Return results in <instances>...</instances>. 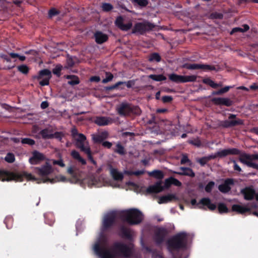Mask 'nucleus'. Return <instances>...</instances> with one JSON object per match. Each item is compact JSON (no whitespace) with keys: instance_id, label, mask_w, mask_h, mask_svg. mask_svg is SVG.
Listing matches in <instances>:
<instances>
[{"instance_id":"obj_44","label":"nucleus","mask_w":258,"mask_h":258,"mask_svg":"<svg viewBox=\"0 0 258 258\" xmlns=\"http://www.w3.org/2000/svg\"><path fill=\"white\" fill-rule=\"evenodd\" d=\"M161 60V57L159 53L157 52H153L151 53L148 58V60L150 62H160Z\"/></svg>"},{"instance_id":"obj_41","label":"nucleus","mask_w":258,"mask_h":258,"mask_svg":"<svg viewBox=\"0 0 258 258\" xmlns=\"http://www.w3.org/2000/svg\"><path fill=\"white\" fill-rule=\"evenodd\" d=\"M203 82L204 84L209 85L210 87L214 89L217 88L218 87H221L222 86V85L220 84H217L215 83L213 80H212L210 78H206L203 79Z\"/></svg>"},{"instance_id":"obj_8","label":"nucleus","mask_w":258,"mask_h":258,"mask_svg":"<svg viewBox=\"0 0 258 258\" xmlns=\"http://www.w3.org/2000/svg\"><path fill=\"white\" fill-rule=\"evenodd\" d=\"M228 119L231 120H226L221 122L220 125L224 128H229L237 125H243L244 122L242 119L236 118V115L230 114Z\"/></svg>"},{"instance_id":"obj_20","label":"nucleus","mask_w":258,"mask_h":258,"mask_svg":"<svg viewBox=\"0 0 258 258\" xmlns=\"http://www.w3.org/2000/svg\"><path fill=\"white\" fill-rule=\"evenodd\" d=\"M86 140V136L83 134H79L78 138L76 139V146L80 149L81 151H84L86 149L90 147L85 145V142Z\"/></svg>"},{"instance_id":"obj_13","label":"nucleus","mask_w":258,"mask_h":258,"mask_svg":"<svg viewBox=\"0 0 258 258\" xmlns=\"http://www.w3.org/2000/svg\"><path fill=\"white\" fill-rule=\"evenodd\" d=\"M45 159L46 157L43 154L35 150L32 152V156L29 158V162L32 165H37Z\"/></svg>"},{"instance_id":"obj_49","label":"nucleus","mask_w":258,"mask_h":258,"mask_svg":"<svg viewBox=\"0 0 258 258\" xmlns=\"http://www.w3.org/2000/svg\"><path fill=\"white\" fill-rule=\"evenodd\" d=\"M124 83H122V81H119L115 83L114 85L110 86H107L104 88L105 90L106 91L113 90L114 89H116L118 88L119 86H120L121 85H123Z\"/></svg>"},{"instance_id":"obj_12","label":"nucleus","mask_w":258,"mask_h":258,"mask_svg":"<svg viewBox=\"0 0 258 258\" xmlns=\"http://www.w3.org/2000/svg\"><path fill=\"white\" fill-rule=\"evenodd\" d=\"M133 231L132 229L124 224H120L118 227V234L122 238L129 241L133 240Z\"/></svg>"},{"instance_id":"obj_54","label":"nucleus","mask_w":258,"mask_h":258,"mask_svg":"<svg viewBox=\"0 0 258 258\" xmlns=\"http://www.w3.org/2000/svg\"><path fill=\"white\" fill-rule=\"evenodd\" d=\"M60 12L55 8H51L48 11V17L52 18V17L59 14Z\"/></svg>"},{"instance_id":"obj_52","label":"nucleus","mask_w":258,"mask_h":258,"mask_svg":"<svg viewBox=\"0 0 258 258\" xmlns=\"http://www.w3.org/2000/svg\"><path fill=\"white\" fill-rule=\"evenodd\" d=\"M21 143L23 144H27L30 146H33L35 145V141L30 138H26L21 139Z\"/></svg>"},{"instance_id":"obj_35","label":"nucleus","mask_w":258,"mask_h":258,"mask_svg":"<svg viewBox=\"0 0 258 258\" xmlns=\"http://www.w3.org/2000/svg\"><path fill=\"white\" fill-rule=\"evenodd\" d=\"M39 134L41 136L43 139H51L52 137L51 130H49L48 128L42 130Z\"/></svg>"},{"instance_id":"obj_63","label":"nucleus","mask_w":258,"mask_h":258,"mask_svg":"<svg viewBox=\"0 0 258 258\" xmlns=\"http://www.w3.org/2000/svg\"><path fill=\"white\" fill-rule=\"evenodd\" d=\"M52 163L53 165H57L61 167H64L65 166V164L63 163V160L62 159H60L59 160H53Z\"/></svg>"},{"instance_id":"obj_3","label":"nucleus","mask_w":258,"mask_h":258,"mask_svg":"<svg viewBox=\"0 0 258 258\" xmlns=\"http://www.w3.org/2000/svg\"><path fill=\"white\" fill-rule=\"evenodd\" d=\"M121 220L130 225L139 224L143 220L142 213L137 209H131L123 212L120 215Z\"/></svg>"},{"instance_id":"obj_50","label":"nucleus","mask_w":258,"mask_h":258,"mask_svg":"<svg viewBox=\"0 0 258 258\" xmlns=\"http://www.w3.org/2000/svg\"><path fill=\"white\" fill-rule=\"evenodd\" d=\"M18 70L22 74L26 75L29 73V68L25 64H22L18 67Z\"/></svg>"},{"instance_id":"obj_1","label":"nucleus","mask_w":258,"mask_h":258,"mask_svg":"<svg viewBox=\"0 0 258 258\" xmlns=\"http://www.w3.org/2000/svg\"><path fill=\"white\" fill-rule=\"evenodd\" d=\"M108 247L107 236L103 233L100 234L93 246L95 253L100 258H115L116 256L130 258L134 252V244L132 242L127 244L120 241L114 242L111 247L113 253Z\"/></svg>"},{"instance_id":"obj_36","label":"nucleus","mask_w":258,"mask_h":258,"mask_svg":"<svg viewBox=\"0 0 258 258\" xmlns=\"http://www.w3.org/2000/svg\"><path fill=\"white\" fill-rule=\"evenodd\" d=\"M114 152L120 155H124L126 154V151L124 147L120 142H118L116 145V148L113 149Z\"/></svg>"},{"instance_id":"obj_61","label":"nucleus","mask_w":258,"mask_h":258,"mask_svg":"<svg viewBox=\"0 0 258 258\" xmlns=\"http://www.w3.org/2000/svg\"><path fill=\"white\" fill-rule=\"evenodd\" d=\"M67 64L69 68H72L74 66L75 61L72 56L68 55L67 59Z\"/></svg>"},{"instance_id":"obj_14","label":"nucleus","mask_w":258,"mask_h":258,"mask_svg":"<svg viewBox=\"0 0 258 258\" xmlns=\"http://www.w3.org/2000/svg\"><path fill=\"white\" fill-rule=\"evenodd\" d=\"M211 101L215 105H224L227 107L232 106L234 103L230 98L224 97H214Z\"/></svg>"},{"instance_id":"obj_26","label":"nucleus","mask_w":258,"mask_h":258,"mask_svg":"<svg viewBox=\"0 0 258 258\" xmlns=\"http://www.w3.org/2000/svg\"><path fill=\"white\" fill-rule=\"evenodd\" d=\"M110 174L115 180L121 181L123 178V175L119 172L116 169L113 168L111 165H109Z\"/></svg>"},{"instance_id":"obj_34","label":"nucleus","mask_w":258,"mask_h":258,"mask_svg":"<svg viewBox=\"0 0 258 258\" xmlns=\"http://www.w3.org/2000/svg\"><path fill=\"white\" fill-rule=\"evenodd\" d=\"M169 79L176 83H182V76L175 73L168 75Z\"/></svg>"},{"instance_id":"obj_30","label":"nucleus","mask_w":258,"mask_h":258,"mask_svg":"<svg viewBox=\"0 0 258 258\" xmlns=\"http://www.w3.org/2000/svg\"><path fill=\"white\" fill-rule=\"evenodd\" d=\"M200 69L205 71H215L216 72H218L220 70V68L218 66H215L213 65H210L207 64H201Z\"/></svg>"},{"instance_id":"obj_17","label":"nucleus","mask_w":258,"mask_h":258,"mask_svg":"<svg viewBox=\"0 0 258 258\" xmlns=\"http://www.w3.org/2000/svg\"><path fill=\"white\" fill-rule=\"evenodd\" d=\"M93 122L99 126H105L112 123L113 119L109 117L96 116Z\"/></svg>"},{"instance_id":"obj_10","label":"nucleus","mask_w":258,"mask_h":258,"mask_svg":"<svg viewBox=\"0 0 258 258\" xmlns=\"http://www.w3.org/2000/svg\"><path fill=\"white\" fill-rule=\"evenodd\" d=\"M116 215L114 213H109L104 217L102 225V231L104 232L112 227L115 222Z\"/></svg>"},{"instance_id":"obj_21","label":"nucleus","mask_w":258,"mask_h":258,"mask_svg":"<svg viewBox=\"0 0 258 258\" xmlns=\"http://www.w3.org/2000/svg\"><path fill=\"white\" fill-rule=\"evenodd\" d=\"M164 190V187L161 185V181H157L154 185H150L147 188V192L149 194H158Z\"/></svg>"},{"instance_id":"obj_47","label":"nucleus","mask_w":258,"mask_h":258,"mask_svg":"<svg viewBox=\"0 0 258 258\" xmlns=\"http://www.w3.org/2000/svg\"><path fill=\"white\" fill-rule=\"evenodd\" d=\"M218 210L220 214L227 213L229 211L226 205L222 203H220L218 204Z\"/></svg>"},{"instance_id":"obj_43","label":"nucleus","mask_w":258,"mask_h":258,"mask_svg":"<svg viewBox=\"0 0 258 258\" xmlns=\"http://www.w3.org/2000/svg\"><path fill=\"white\" fill-rule=\"evenodd\" d=\"M148 77H149V78H150L154 81H158V82L165 81L166 80V77L162 74H160V75L152 74V75H150Z\"/></svg>"},{"instance_id":"obj_51","label":"nucleus","mask_w":258,"mask_h":258,"mask_svg":"<svg viewBox=\"0 0 258 258\" xmlns=\"http://www.w3.org/2000/svg\"><path fill=\"white\" fill-rule=\"evenodd\" d=\"M106 78L102 80V83L103 84H106L112 80L113 78V75L110 72H105Z\"/></svg>"},{"instance_id":"obj_19","label":"nucleus","mask_w":258,"mask_h":258,"mask_svg":"<svg viewBox=\"0 0 258 258\" xmlns=\"http://www.w3.org/2000/svg\"><path fill=\"white\" fill-rule=\"evenodd\" d=\"M234 184V180L232 178H227L225 180L224 183L219 185V190L223 193H227L230 189V185Z\"/></svg>"},{"instance_id":"obj_55","label":"nucleus","mask_w":258,"mask_h":258,"mask_svg":"<svg viewBox=\"0 0 258 258\" xmlns=\"http://www.w3.org/2000/svg\"><path fill=\"white\" fill-rule=\"evenodd\" d=\"M5 159L7 162L12 163L15 161V158L13 153H9L7 154Z\"/></svg>"},{"instance_id":"obj_9","label":"nucleus","mask_w":258,"mask_h":258,"mask_svg":"<svg viewBox=\"0 0 258 258\" xmlns=\"http://www.w3.org/2000/svg\"><path fill=\"white\" fill-rule=\"evenodd\" d=\"M51 76V73L49 70L43 69L39 72L37 76H34L33 78L37 80L42 79L40 81L39 84L41 86H44L49 85Z\"/></svg>"},{"instance_id":"obj_59","label":"nucleus","mask_w":258,"mask_h":258,"mask_svg":"<svg viewBox=\"0 0 258 258\" xmlns=\"http://www.w3.org/2000/svg\"><path fill=\"white\" fill-rule=\"evenodd\" d=\"M62 70V66L61 65H57L55 68L52 70V73L56 75L57 77L60 76V72Z\"/></svg>"},{"instance_id":"obj_16","label":"nucleus","mask_w":258,"mask_h":258,"mask_svg":"<svg viewBox=\"0 0 258 258\" xmlns=\"http://www.w3.org/2000/svg\"><path fill=\"white\" fill-rule=\"evenodd\" d=\"M240 150L237 148L223 149L217 152V156L219 158H223L229 155L240 154Z\"/></svg>"},{"instance_id":"obj_45","label":"nucleus","mask_w":258,"mask_h":258,"mask_svg":"<svg viewBox=\"0 0 258 258\" xmlns=\"http://www.w3.org/2000/svg\"><path fill=\"white\" fill-rule=\"evenodd\" d=\"M231 88V86H225L224 88H222L218 91H213L212 93V94L213 95H221L224 93L227 92Z\"/></svg>"},{"instance_id":"obj_11","label":"nucleus","mask_w":258,"mask_h":258,"mask_svg":"<svg viewBox=\"0 0 258 258\" xmlns=\"http://www.w3.org/2000/svg\"><path fill=\"white\" fill-rule=\"evenodd\" d=\"M168 234V230L163 227L158 228L155 232L154 241L157 245H161L165 240Z\"/></svg>"},{"instance_id":"obj_42","label":"nucleus","mask_w":258,"mask_h":258,"mask_svg":"<svg viewBox=\"0 0 258 258\" xmlns=\"http://www.w3.org/2000/svg\"><path fill=\"white\" fill-rule=\"evenodd\" d=\"M203 82L204 84L209 85L210 87L214 89L217 88L218 87H221L222 86V85L220 84H217L215 83L213 80H212L210 78H206L203 79Z\"/></svg>"},{"instance_id":"obj_7","label":"nucleus","mask_w":258,"mask_h":258,"mask_svg":"<svg viewBox=\"0 0 258 258\" xmlns=\"http://www.w3.org/2000/svg\"><path fill=\"white\" fill-rule=\"evenodd\" d=\"M155 25L147 21L142 22H138L135 24L132 29V33H138L144 35L146 32L152 30Z\"/></svg>"},{"instance_id":"obj_24","label":"nucleus","mask_w":258,"mask_h":258,"mask_svg":"<svg viewBox=\"0 0 258 258\" xmlns=\"http://www.w3.org/2000/svg\"><path fill=\"white\" fill-rule=\"evenodd\" d=\"M232 211L238 214H245L246 213L250 214V208L239 205L235 204L232 206Z\"/></svg>"},{"instance_id":"obj_18","label":"nucleus","mask_w":258,"mask_h":258,"mask_svg":"<svg viewBox=\"0 0 258 258\" xmlns=\"http://www.w3.org/2000/svg\"><path fill=\"white\" fill-rule=\"evenodd\" d=\"M115 25L122 31H128L132 27V23L129 22L127 24L123 23V19L121 16L118 17L115 21Z\"/></svg>"},{"instance_id":"obj_57","label":"nucleus","mask_w":258,"mask_h":258,"mask_svg":"<svg viewBox=\"0 0 258 258\" xmlns=\"http://www.w3.org/2000/svg\"><path fill=\"white\" fill-rule=\"evenodd\" d=\"M52 139L55 138L58 139L59 141H61L62 138L64 137V134L61 132H56L54 134H52Z\"/></svg>"},{"instance_id":"obj_2","label":"nucleus","mask_w":258,"mask_h":258,"mask_svg":"<svg viewBox=\"0 0 258 258\" xmlns=\"http://www.w3.org/2000/svg\"><path fill=\"white\" fill-rule=\"evenodd\" d=\"M187 241V234L184 232H179L168 239L167 249L172 258H182L180 252L186 249Z\"/></svg>"},{"instance_id":"obj_15","label":"nucleus","mask_w":258,"mask_h":258,"mask_svg":"<svg viewBox=\"0 0 258 258\" xmlns=\"http://www.w3.org/2000/svg\"><path fill=\"white\" fill-rule=\"evenodd\" d=\"M244 199L247 201L252 200L255 195V190L252 186H247L241 190Z\"/></svg>"},{"instance_id":"obj_56","label":"nucleus","mask_w":258,"mask_h":258,"mask_svg":"<svg viewBox=\"0 0 258 258\" xmlns=\"http://www.w3.org/2000/svg\"><path fill=\"white\" fill-rule=\"evenodd\" d=\"M181 164H187L188 165H190L191 164V161L188 159L187 156L185 154L182 155V158L180 160Z\"/></svg>"},{"instance_id":"obj_6","label":"nucleus","mask_w":258,"mask_h":258,"mask_svg":"<svg viewBox=\"0 0 258 258\" xmlns=\"http://www.w3.org/2000/svg\"><path fill=\"white\" fill-rule=\"evenodd\" d=\"M53 171L52 167L48 162H46L44 164L40 167H35L34 168V173L43 178V182H53V179L47 177Z\"/></svg>"},{"instance_id":"obj_33","label":"nucleus","mask_w":258,"mask_h":258,"mask_svg":"<svg viewBox=\"0 0 258 258\" xmlns=\"http://www.w3.org/2000/svg\"><path fill=\"white\" fill-rule=\"evenodd\" d=\"M239 160L242 163L245 164L246 166L247 165V163H249L250 161V154H246L245 153H241L240 151V154Z\"/></svg>"},{"instance_id":"obj_28","label":"nucleus","mask_w":258,"mask_h":258,"mask_svg":"<svg viewBox=\"0 0 258 258\" xmlns=\"http://www.w3.org/2000/svg\"><path fill=\"white\" fill-rule=\"evenodd\" d=\"M199 204H202L203 207L207 206L209 209L211 211H214L216 209V205L213 204L211 202V200L208 198H203L200 201Z\"/></svg>"},{"instance_id":"obj_5","label":"nucleus","mask_w":258,"mask_h":258,"mask_svg":"<svg viewBox=\"0 0 258 258\" xmlns=\"http://www.w3.org/2000/svg\"><path fill=\"white\" fill-rule=\"evenodd\" d=\"M24 177L29 180L34 181L37 179L32 174L26 172H24L22 174H20L0 170V180L3 181L11 180L21 181L23 180Z\"/></svg>"},{"instance_id":"obj_46","label":"nucleus","mask_w":258,"mask_h":258,"mask_svg":"<svg viewBox=\"0 0 258 258\" xmlns=\"http://www.w3.org/2000/svg\"><path fill=\"white\" fill-rule=\"evenodd\" d=\"M132 3L134 6H138L142 8L146 7L149 3L148 0H132Z\"/></svg>"},{"instance_id":"obj_31","label":"nucleus","mask_w":258,"mask_h":258,"mask_svg":"<svg viewBox=\"0 0 258 258\" xmlns=\"http://www.w3.org/2000/svg\"><path fill=\"white\" fill-rule=\"evenodd\" d=\"M148 174L150 176L153 177L157 179L161 180L164 177L163 171L159 170H154L151 172H148Z\"/></svg>"},{"instance_id":"obj_4","label":"nucleus","mask_w":258,"mask_h":258,"mask_svg":"<svg viewBox=\"0 0 258 258\" xmlns=\"http://www.w3.org/2000/svg\"><path fill=\"white\" fill-rule=\"evenodd\" d=\"M118 114L121 116H139L141 114L140 108L132 104L122 102L116 108Z\"/></svg>"},{"instance_id":"obj_25","label":"nucleus","mask_w":258,"mask_h":258,"mask_svg":"<svg viewBox=\"0 0 258 258\" xmlns=\"http://www.w3.org/2000/svg\"><path fill=\"white\" fill-rule=\"evenodd\" d=\"M179 170L180 171L176 172L175 173L180 175L188 176L190 177H194L195 176V172L189 167H180Z\"/></svg>"},{"instance_id":"obj_38","label":"nucleus","mask_w":258,"mask_h":258,"mask_svg":"<svg viewBox=\"0 0 258 258\" xmlns=\"http://www.w3.org/2000/svg\"><path fill=\"white\" fill-rule=\"evenodd\" d=\"M200 64L199 63H185L182 64V68L190 70H198L200 69Z\"/></svg>"},{"instance_id":"obj_32","label":"nucleus","mask_w":258,"mask_h":258,"mask_svg":"<svg viewBox=\"0 0 258 258\" xmlns=\"http://www.w3.org/2000/svg\"><path fill=\"white\" fill-rule=\"evenodd\" d=\"M66 79L69 80L68 82V84L71 86L78 85L80 83V80L77 76L75 75H67Z\"/></svg>"},{"instance_id":"obj_27","label":"nucleus","mask_w":258,"mask_h":258,"mask_svg":"<svg viewBox=\"0 0 258 258\" xmlns=\"http://www.w3.org/2000/svg\"><path fill=\"white\" fill-rule=\"evenodd\" d=\"M177 198L176 196L174 194H169L165 196H161L160 197L158 203L161 204H164V203H167L169 202H170L173 200H176Z\"/></svg>"},{"instance_id":"obj_37","label":"nucleus","mask_w":258,"mask_h":258,"mask_svg":"<svg viewBox=\"0 0 258 258\" xmlns=\"http://www.w3.org/2000/svg\"><path fill=\"white\" fill-rule=\"evenodd\" d=\"M45 223L50 226H52L54 222V218L51 213L45 214L44 215Z\"/></svg>"},{"instance_id":"obj_48","label":"nucleus","mask_w":258,"mask_h":258,"mask_svg":"<svg viewBox=\"0 0 258 258\" xmlns=\"http://www.w3.org/2000/svg\"><path fill=\"white\" fill-rule=\"evenodd\" d=\"M83 152L87 154L88 159L91 162V163H92L94 165H97L96 161L94 160L92 155V152L90 148L86 149V150Z\"/></svg>"},{"instance_id":"obj_62","label":"nucleus","mask_w":258,"mask_h":258,"mask_svg":"<svg viewBox=\"0 0 258 258\" xmlns=\"http://www.w3.org/2000/svg\"><path fill=\"white\" fill-rule=\"evenodd\" d=\"M172 184V179H171V177H170L169 178H167L165 180L164 186H163L164 189V188H166V189L169 188Z\"/></svg>"},{"instance_id":"obj_64","label":"nucleus","mask_w":258,"mask_h":258,"mask_svg":"<svg viewBox=\"0 0 258 258\" xmlns=\"http://www.w3.org/2000/svg\"><path fill=\"white\" fill-rule=\"evenodd\" d=\"M190 203L192 206H197L198 208L200 209H204V207H203V205L202 204H199V203H197L196 199H193L191 200Z\"/></svg>"},{"instance_id":"obj_58","label":"nucleus","mask_w":258,"mask_h":258,"mask_svg":"<svg viewBox=\"0 0 258 258\" xmlns=\"http://www.w3.org/2000/svg\"><path fill=\"white\" fill-rule=\"evenodd\" d=\"M13 221V219L11 217H7L5 218L4 220V222L6 225V227L8 229H10L12 227V222Z\"/></svg>"},{"instance_id":"obj_39","label":"nucleus","mask_w":258,"mask_h":258,"mask_svg":"<svg viewBox=\"0 0 258 258\" xmlns=\"http://www.w3.org/2000/svg\"><path fill=\"white\" fill-rule=\"evenodd\" d=\"M198 77H200L196 75L182 76V83L196 82Z\"/></svg>"},{"instance_id":"obj_40","label":"nucleus","mask_w":258,"mask_h":258,"mask_svg":"<svg viewBox=\"0 0 258 258\" xmlns=\"http://www.w3.org/2000/svg\"><path fill=\"white\" fill-rule=\"evenodd\" d=\"M242 27L243 28L240 27H235L233 28L230 32V34H233L236 32H245L249 29V26L247 24H244Z\"/></svg>"},{"instance_id":"obj_23","label":"nucleus","mask_w":258,"mask_h":258,"mask_svg":"<svg viewBox=\"0 0 258 258\" xmlns=\"http://www.w3.org/2000/svg\"><path fill=\"white\" fill-rule=\"evenodd\" d=\"M108 137V133L106 131L102 132L101 133L97 135H93L92 139L94 143H101Z\"/></svg>"},{"instance_id":"obj_29","label":"nucleus","mask_w":258,"mask_h":258,"mask_svg":"<svg viewBox=\"0 0 258 258\" xmlns=\"http://www.w3.org/2000/svg\"><path fill=\"white\" fill-rule=\"evenodd\" d=\"M218 157L217 156V153H216L214 155H210L207 156H204L199 159L197 160V162L202 166H204L205 164H207L208 162L210 161L211 160L214 159Z\"/></svg>"},{"instance_id":"obj_22","label":"nucleus","mask_w":258,"mask_h":258,"mask_svg":"<svg viewBox=\"0 0 258 258\" xmlns=\"http://www.w3.org/2000/svg\"><path fill=\"white\" fill-rule=\"evenodd\" d=\"M95 42L99 44H102L108 39L107 35L101 31H97L94 34Z\"/></svg>"},{"instance_id":"obj_60","label":"nucleus","mask_w":258,"mask_h":258,"mask_svg":"<svg viewBox=\"0 0 258 258\" xmlns=\"http://www.w3.org/2000/svg\"><path fill=\"white\" fill-rule=\"evenodd\" d=\"M215 185L214 181H210L205 186V189L207 192L210 193L211 192Z\"/></svg>"},{"instance_id":"obj_53","label":"nucleus","mask_w":258,"mask_h":258,"mask_svg":"<svg viewBox=\"0 0 258 258\" xmlns=\"http://www.w3.org/2000/svg\"><path fill=\"white\" fill-rule=\"evenodd\" d=\"M113 6L109 3H103L102 5V9L104 12H109L113 9Z\"/></svg>"}]
</instances>
